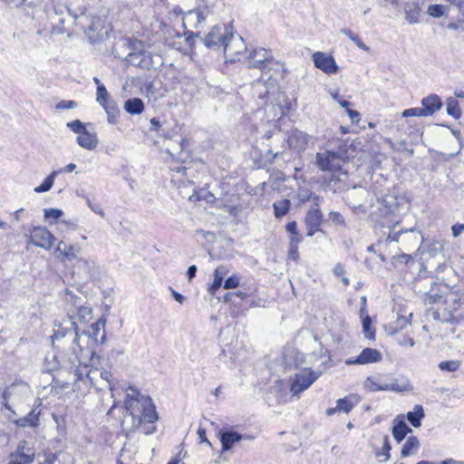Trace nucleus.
I'll return each instance as SVG.
<instances>
[{
	"label": "nucleus",
	"mask_w": 464,
	"mask_h": 464,
	"mask_svg": "<svg viewBox=\"0 0 464 464\" xmlns=\"http://www.w3.org/2000/svg\"><path fill=\"white\" fill-rule=\"evenodd\" d=\"M125 398V408L131 420L130 430H140L146 435L156 431L153 423L159 416L152 400L150 397L140 395V392L133 386H130Z\"/></svg>",
	"instance_id": "f257e3e1"
},
{
	"label": "nucleus",
	"mask_w": 464,
	"mask_h": 464,
	"mask_svg": "<svg viewBox=\"0 0 464 464\" xmlns=\"http://www.w3.org/2000/svg\"><path fill=\"white\" fill-rule=\"evenodd\" d=\"M81 336L78 328L72 316L63 319L59 324H55L53 335V343L61 355L67 357L71 363L82 362L84 348L82 346Z\"/></svg>",
	"instance_id": "f03ea898"
},
{
	"label": "nucleus",
	"mask_w": 464,
	"mask_h": 464,
	"mask_svg": "<svg viewBox=\"0 0 464 464\" xmlns=\"http://www.w3.org/2000/svg\"><path fill=\"white\" fill-rule=\"evenodd\" d=\"M398 223H395L392 227H389V233L385 239L378 241V247L389 248L392 256L401 254V257L409 259L410 256L403 253V251H411L418 247L421 240V235L415 228L409 229H397Z\"/></svg>",
	"instance_id": "7ed1b4c3"
},
{
	"label": "nucleus",
	"mask_w": 464,
	"mask_h": 464,
	"mask_svg": "<svg viewBox=\"0 0 464 464\" xmlns=\"http://www.w3.org/2000/svg\"><path fill=\"white\" fill-rule=\"evenodd\" d=\"M363 386L365 389L372 392L380 391L402 392L412 389V386L408 381L398 383L397 379L393 378L390 374L369 376L364 381Z\"/></svg>",
	"instance_id": "20e7f679"
},
{
	"label": "nucleus",
	"mask_w": 464,
	"mask_h": 464,
	"mask_svg": "<svg viewBox=\"0 0 464 464\" xmlns=\"http://www.w3.org/2000/svg\"><path fill=\"white\" fill-rule=\"evenodd\" d=\"M247 68L257 69L262 73H268L276 63L270 51L258 48L252 50L245 58Z\"/></svg>",
	"instance_id": "39448f33"
},
{
	"label": "nucleus",
	"mask_w": 464,
	"mask_h": 464,
	"mask_svg": "<svg viewBox=\"0 0 464 464\" xmlns=\"http://www.w3.org/2000/svg\"><path fill=\"white\" fill-rule=\"evenodd\" d=\"M231 33L232 27L228 24L216 25L205 36L204 44L210 49L224 50Z\"/></svg>",
	"instance_id": "423d86ee"
},
{
	"label": "nucleus",
	"mask_w": 464,
	"mask_h": 464,
	"mask_svg": "<svg viewBox=\"0 0 464 464\" xmlns=\"http://www.w3.org/2000/svg\"><path fill=\"white\" fill-rule=\"evenodd\" d=\"M321 375V372H314L310 368H303L292 379L290 392L298 395L308 389Z\"/></svg>",
	"instance_id": "0eeeda50"
},
{
	"label": "nucleus",
	"mask_w": 464,
	"mask_h": 464,
	"mask_svg": "<svg viewBox=\"0 0 464 464\" xmlns=\"http://www.w3.org/2000/svg\"><path fill=\"white\" fill-rule=\"evenodd\" d=\"M246 46L241 36L234 34L233 32L228 37L227 44H225L224 53L225 56L230 61H241L245 59L246 54Z\"/></svg>",
	"instance_id": "6e6552de"
},
{
	"label": "nucleus",
	"mask_w": 464,
	"mask_h": 464,
	"mask_svg": "<svg viewBox=\"0 0 464 464\" xmlns=\"http://www.w3.org/2000/svg\"><path fill=\"white\" fill-rule=\"evenodd\" d=\"M132 45L133 51L128 54L126 58L127 62L133 66L140 67L144 70L151 69L154 65L151 53L148 51L138 50L140 46H142V43L140 41H135Z\"/></svg>",
	"instance_id": "1a4fd4ad"
},
{
	"label": "nucleus",
	"mask_w": 464,
	"mask_h": 464,
	"mask_svg": "<svg viewBox=\"0 0 464 464\" xmlns=\"http://www.w3.org/2000/svg\"><path fill=\"white\" fill-rule=\"evenodd\" d=\"M9 458L8 464H32L35 458V450L29 441L23 440Z\"/></svg>",
	"instance_id": "9d476101"
},
{
	"label": "nucleus",
	"mask_w": 464,
	"mask_h": 464,
	"mask_svg": "<svg viewBox=\"0 0 464 464\" xmlns=\"http://www.w3.org/2000/svg\"><path fill=\"white\" fill-rule=\"evenodd\" d=\"M341 157L335 156L333 150H329L317 152L314 164L321 171H338L343 166L340 161Z\"/></svg>",
	"instance_id": "9b49d317"
},
{
	"label": "nucleus",
	"mask_w": 464,
	"mask_h": 464,
	"mask_svg": "<svg viewBox=\"0 0 464 464\" xmlns=\"http://www.w3.org/2000/svg\"><path fill=\"white\" fill-rule=\"evenodd\" d=\"M28 241L36 246L49 250L53 247L55 237L47 228L34 227L30 231Z\"/></svg>",
	"instance_id": "f8f14e48"
},
{
	"label": "nucleus",
	"mask_w": 464,
	"mask_h": 464,
	"mask_svg": "<svg viewBox=\"0 0 464 464\" xmlns=\"http://www.w3.org/2000/svg\"><path fill=\"white\" fill-rule=\"evenodd\" d=\"M89 358L90 362L94 364V360H98V357H96V353L94 350L92 348H85L84 352L82 353V362H76L74 363L75 366V381H83L84 377L88 378L92 381L91 374L92 373V370L88 369V364L86 362V359ZM73 365V363H71Z\"/></svg>",
	"instance_id": "ddd939ff"
},
{
	"label": "nucleus",
	"mask_w": 464,
	"mask_h": 464,
	"mask_svg": "<svg viewBox=\"0 0 464 464\" xmlns=\"http://www.w3.org/2000/svg\"><path fill=\"white\" fill-rule=\"evenodd\" d=\"M208 14L209 8L208 6H202L188 11L182 18V25L184 29H187L188 25L198 28L199 24L206 21Z\"/></svg>",
	"instance_id": "4468645a"
},
{
	"label": "nucleus",
	"mask_w": 464,
	"mask_h": 464,
	"mask_svg": "<svg viewBox=\"0 0 464 464\" xmlns=\"http://www.w3.org/2000/svg\"><path fill=\"white\" fill-rule=\"evenodd\" d=\"M313 60L315 67L327 74H334L338 71V65L332 55L317 52L314 53Z\"/></svg>",
	"instance_id": "2eb2a0df"
},
{
	"label": "nucleus",
	"mask_w": 464,
	"mask_h": 464,
	"mask_svg": "<svg viewBox=\"0 0 464 464\" xmlns=\"http://www.w3.org/2000/svg\"><path fill=\"white\" fill-rule=\"evenodd\" d=\"M382 353L373 348H364L361 353L355 358H349L345 361V363L347 365L352 364H368V363H373L378 362L382 361Z\"/></svg>",
	"instance_id": "dca6fc26"
},
{
	"label": "nucleus",
	"mask_w": 464,
	"mask_h": 464,
	"mask_svg": "<svg viewBox=\"0 0 464 464\" xmlns=\"http://www.w3.org/2000/svg\"><path fill=\"white\" fill-rule=\"evenodd\" d=\"M105 324L106 320L104 318H100L97 322L92 324L89 329L83 332V334L96 344L103 343L106 338Z\"/></svg>",
	"instance_id": "f3484780"
},
{
	"label": "nucleus",
	"mask_w": 464,
	"mask_h": 464,
	"mask_svg": "<svg viewBox=\"0 0 464 464\" xmlns=\"http://www.w3.org/2000/svg\"><path fill=\"white\" fill-rule=\"evenodd\" d=\"M310 136L301 130H295L288 136L287 142L290 149L301 152L308 146Z\"/></svg>",
	"instance_id": "a211bd4d"
},
{
	"label": "nucleus",
	"mask_w": 464,
	"mask_h": 464,
	"mask_svg": "<svg viewBox=\"0 0 464 464\" xmlns=\"http://www.w3.org/2000/svg\"><path fill=\"white\" fill-rule=\"evenodd\" d=\"M67 300L72 303L74 310H72V314H76V316L80 321H88L91 318L92 308L82 304L81 298L72 295L69 290H66Z\"/></svg>",
	"instance_id": "6ab92c4d"
},
{
	"label": "nucleus",
	"mask_w": 464,
	"mask_h": 464,
	"mask_svg": "<svg viewBox=\"0 0 464 464\" xmlns=\"http://www.w3.org/2000/svg\"><path fill=\"white\" fill-rule=\"evenodd\" d=\"M421 109L424 117L433 115L442 107L441 99L437 94H430L421 100Z\"/></svg>",
	"instance_id": "aec40b11"
},
{
	"label": "nucleus",
	"mask_w": 464,
	"mask_h": 464,
	"mask_svg": "<svg viewBox=\"0 0 464 464\" xmlns=\"http://www.w3.org/2000/svg\"><path fill=\"white\" fill-rule=\"evenodd\" d=\"M219 439L222 445V451H227L232 449L235 443L243 439V435L234 430H226L219 432Z\"/></svg>",
	"instance_id": "412c9836"
},
{
	"label": "nucleus",
	"mask_w": 464,
	"mask_h": 464,
	"mask_svg": "<svg viewBox=\"0 0 464 464\" xmlns=\"http://www.w3.org/2000/svg\"><path fill=\"white\" fill-rule=\"evenodd\" d=\"M378 209L384 217L392 214L397 209V198L392 195H385L378 199Z\"/></svg>",
	"instance_id": "4be33fe9"
},
{
	"label": "nucleus",
	"mask_w": 464,
	"mask_h": 464,
	"mask_svg": "<svg viewBox=\"0 0 464 464\" xmlns=\"http://www.w3.org/2000/svg\"><path fill=\"white\" fill-rule=\"evenodd\" d=\"M39 415L40 411H36V409H33L30 411V412L19 419H16L14 420H12L14 424H15L17 427L25 428V427H31L35 428L39 426Z\"/></svg>",
	"instance_id": "5701e85b"
},
{
	"label": "nucleus",
	"mask_w": 464,
	"mask_h": 464,
	"mask_svg": "<svg viewBox=\"0 0 464 464\" xmlns=\"http://www.w3.org/2000/svg\"><path fill=\"white\" fill-rule=\"evenodd\" d=\"M296 198L300 203L312 201V207H320L323 198L307 188H299Z\"/></svg>",
	"instance_id": "b1692460"
},
{
	"label": "nucleus",
	"mask_w": 464,
	"mask_h": 464,
	"mask_svg": "<svg viewBox=\"0 0 464 464\" xmlns=\"http://www.w3.org/2000/svg\"><path fill=\"white\" fill-rule=\"evenodd\" d=\"M98 142L99 141L96 133H92L87 130L77 137L78 145L89 150H95Z\"/></svg>",
	"instance_id": "393cba45"
},
{
	"label": "nucleus",
	"mask_w": 464,
	"mask_h": 464,
	"mask_svg": "<svg viewBox=\"0 0 464 464\" xmlns=\"http://www.w3.org/2000/svg\"><path fill=\"white\" fill-rule=\"evenodd\" d=\"M323 213L320 207H311L304 217V225L321 228Z\"/></svg>",
	"instance_id": "a878e982"
},
{
	"label": "nucleus",
	"mask_w": 464,
	"mask_h": 464,
	"mask_svg": "<svg viewBox=\"0 0 464 464\" xmlns=\"http://www.w3.org/2000/svg\"><path fill=\"white\" fill-rule=\"evenodd\" d=\"M335 156H342L340 161L343 165L351 158L353 157L355 148L352 142L348 140L342 142L335 150H333Z\"/></svg>",
	"instance_id": "bb28decb"
},
{
	"label": "nucleus",
	"mask_w": 464,
	"mask_h": 464,
	"mask_svg": "<svg viewBox=\"0 0 464 464\" xmlns=\"http://www.w3.org/2000/svg\"><path fill=\"white\" fill-rule=\"evenodd\" d=\"M101 106L103 108L107 114V121L110 124H116L118 122V118L120 114V109L113 99H111Z\"/></svg>",
	"instance_id": "cd10ccee"
},
{
	"label": "nucleus",
	"mask_w": 464,
	"mask_h": 464,
	"mask_svg": "<svg viewBox=\"0 0 464 464\" xmlns=\"http://www.w3.org/2000/svg\"><path fill=\"white\" fill-rule=\"evenodd\" d=\"M228 269L225 266H218L214 271V280L211 286L208 289V292L214 295L217 291L221 287L224 277L227 275Z\"/></svg>",
	"instance_id": "c85d7f7f"
},
{
	"label": "nucleus",
	"mask_w": 464,
	"mask_h": 464,
	"mask_svg": "<svg viewBox=\"0 0 464 464\" xmlns=\"http://www.w3.org/2000/svg\"><path fill=\"white\" fill-rule=\"evenodd\" d=\"M56 250L59 251L63 256V260H72L77 257L80 253V247L75 246H67L63 241H60L57 245Z\"/></svg>",
	"instance_id": "c756f323"
},
{
	"label": "nucleus",
	"mask_w": 464,
	"mask_h": 464,
	"mask_svg": "<svg viewBox=\"0 0 464 464\" xmlns=\"http://www.w3.org/2000/svg\"><path fill=\"white\" fill-rule=\"evenodd\" d=\"M124 110L131 114H140L144 111V102L140 98H130L124 102Z\"/></svg>",
	"instance_id": "7c9ffc66"
},
{
	"label": "nucleus",
	"mask_w": 464,
	"mask_h": 464,
	"mask_svg": "<svg viewBox=\"0 0 464 464\" xmlns=\"http://www.w3.org/2000/svg\"><path fill=\"white\" fill-rule=\"evenodd\" d=\"M430 290L428 292H423L424 303L425 304H443L446 297L444 298L442 295L437 293L435 291L434 286H437V284L433 281H430Z\"/></svg>",
	"instance_id": "2f4dec72"
},
{
	"label": "nucleus",
	"mask_w": 464,
	"mask_h": 464,
	"mask_svg": "<svg viewBox=\"0 0 464 464\" xmlns=\"http://www.w3.org/2000/svg\"><path fill=\"white\" fill-rule=\"evenodd\" d=\"M424 416L423 407L420 404H416L413 411L407 413V420L413 427L419 428L421 425V420Z\"/></svg>",
	"instance_id": "473e14b6"
},
{
	"label": "nucleus",
	"mask_w": 464,
	"mask_h": 464,
	"mask_svg": "<svg viewBox=\"0 0 464 464\" xmlns=\"http://www.w3.org/2000/svg\"><path fill=\"white\" fill-rule=\"evenodd\" d=\"M62 173V169L53 170L50 173L49 176H47L43 183L34 188V192L36 193H44L49 191L52 187L53 186L54 179L57 177L58 174Z\"/></svg>",
	"instance_id": "72a5a7b5"
},
{
	"label": "nucleus",
	"mask_w": 464,
	"mask_h": 464,
	"mask_svg": "<svg viewBox=\"0 0 464 464\" xmlns=\"http://www.w3.org/2000/svg\"><path fill=\"white\" fill-rule=\"evenodd\" d=\"M420 447V441L417 437L411 436L409 437L404 445L402 446L401 455V457L405 458L413 453V451H416Z\"/></svg>",
	"instance_id": "f704fd0d"
},
{
	"label": "nucleus",
	"mask_w": 464,
	"mask_h": 464,
	"mask_svg": "<svg viewBox=\"0 0 464 464\" xmlns=\"http://www.w3.org/2000/svg\"><path fill=\"white\" fill-rule=\"evenodd\" d=\"M464 302V297L462 295H459L458 293H450L443 303V304L449 305V308L453 313L457 312L460 305Z\"/></svg>",
	"instance_id": "c9c22d12"
},
{
	"label": "nucleus",
	"mask_w": 464,
	"mask_h": 464,
	"mask_svg": "<svg viewBox=\"0 0 464 464\" xmlns=\"http://www.w3.org/2000/svg\"><path fill=\"white\" fill-rule=\"evenodd\" d=\"M411 431V429L403 420L399 421L392 428V435L398 442H401Z\"/></svg>",
	"instance_id": "e433bc0d"
},
{
	"label": "nucleus",
	"mask_w": 464,
	"mask_h": 464,
	"mask_svg": "<svg viewBox=\"0 0 464 464\" xmlns=\"http://www.w3.org/2000/svg\"><path fill=\"white\" fill-rule=\"evenodd\" d=\"M356 402H357V400H356L355 396L349 395L343 399H339L336 401V404H337L339 411L348 413L353 410V408L355 406Z\"/></svg>",
	"instance_id": "4c0bfd02"
},
{
	"label": "nucleus",
	"mask_w": 464,
	"mask_h": 464,
	"mask_svg": "<svg viewBox=\"0 0 464 464\" xmlns=\"http://www.w3.org/2000/svg\"><path fill=\"white\" fill-rule=\"evenodd\" d=\"M446 111L447 113L458 120L461 116V110L459 105V102L456 98L450 97L446 101Z\"/></svg>",
	"instance_id": "58836bf2"
},
{
	"label": "nucleus",
	"mask_w": 464,
	"mask_h": 464,
	"mask_svg": "<svg viewBox=\"0 0 464 464\" xmlns=\"http://www.w3.org/2000/svg\"><path fill=\"white\" fill-rule=\"evenodd\" d=\"M276 218H282L286 215L290 208V200L284 198L273 204Z\"/></svg>",
	"instance_id": "ea45409f"
},
{
	"label": "nucleus",
	"mask_w": 464,
	"mask_h": 464,
	"mask_svg": "<svg viewBox=\"0 0 464 464\" xmlns=\"http://www.w3.org/2000/svg\"><path fill=\"white\" fill-rule=\"evenodd\" d=\"M340 33L345 34L349 39H351L361 50L368 51L369 47L359 38L357 34H355L352 30L348 28H343L340 30Z\"/></svg>",
	"instance_id": "a19ab883"
},
{
	"label": "nucleus",
	"mask_w": 464,
	"mask_h": 464,
	"mask_svg": "<svg viewBox=\"0 0 464 464\" xmlns=\"http://www.w3.org/2000/svg\"><path fill=\"white\" fill-rule=\"evenodd\" d=\"M254 93L260 100L266 99L269 90L266 84L262 81H257L253 85Z\"/></svg>",
	"instance_id": "79ce46f5"
},
{
	"label": "nucleus",
	"mask_w": 464,
	"mask_h": 464,
	"mask_svg": "<svg viewBox=\"0 0 464 464\" xmlns=\"http://www.w3.org/2000/svg\"><path fill=\"white\" fill-rule=\"evenodd\" d=\"M362 331L365 338L373 340L375 336V329L372 327V320L369 315L362 318Z\"/></svg>",
	"instance_id": "37998d69"
},
{
	"label": "nucleus",
	"mask_w": 464,
	"mask_h": 464,
	"mask_svg": "<svg viewBox=\"0 0 464 464\" xmlns=\"http://www.w3.org/2000/svg\"><path fill=\"white\" fill-rule=\"evenodd\" d=\"M328 219L335 226L341 227L343 228L347 227L345 219L340 212L330 211L328 214Z\"/></svg>",
	"instance_id": "c03bdc74"
},
{
	"label": "nucleus",
	"mask_w": 464,
	"mask_h": 464,
	"mask_svg": "<svg viewBox=\"0 0 464 464\" xmlns=\"http://www.w3.org/2000/svg\"><path fill=\"white\" fill-rule=\"evenodd\" d=\"M460 366V362L458 360L442 361L439 363V368L443 372H456Z\"/></svg>",
	"instance_id": "a18cd8bd"
},
{
	"label": "nucleus",
	"mask_w": 464,
	"mask_h": 464,
	"mask_svg": "<svg viewBox=\"0 0 464 464\" xmlns=\"http://www.w3.org/2000/svg\"><path fill=\"white\" fill-rule=\"evenodd\" d=\"M111 99V97L110 96V93L108 92L104 84H99L96 92V102L101 105Z\"/></svg>",
	"instance_id": "49530a36"
},
{
	"label": "nucleus",
	"mask_w": 464,
	"mask_h": 464,
	"mask_svg": "<svg viewBox=\"0 0 464 464\" xmlns=\"http://www.w3.org/2000/svg\"><path fill=\"white\" fill-rule=\"evenodd\" d=\"M392 450V446L390 444L389 437L386 435L383 437V445L382 450L375 452L376 457H380L383 455L385 457L384 461H388L391 458L390 451Z\"/></svg>",
	"instance_id": "de8ad7c7"
},
{
	"label": "nucleus",
	"mask_w": 464,
	"mask_h": 464,
	"mask_svg": "<svg viewBox=\"0 0 464 464\" xmlns=\"http://www.w3.org/2000/svg\"><path fill=\"white\" fill-rule=\"evenodd\" d=\"M67 127L74 133H81L86 130V126L80 120H75L67 123Z\"/></svg>",
	"instance_id": "09e8293b"
},
{
	"label": "nucleus",
	"mask_w": 464,
	"mask_h": 464,
	"mask_svg": "<svg viewBox=\"0 0 464 464\" xmlns=\"http://www.w3.org/2000/svg\"><path fill=\"white\" fill-rule=\"evenodd\" d=\"M445 6L442 5H430L428 8V14L432 17H441L444 15Z\"/></svg>",
	"instance_id": "8fccbe9b"
},
{
	"label": "nucleus",
	"mask_w": 464,
	"mask_h": 464,
	"mask_svg": "<svg viewBox=\"0 0 464 464\" xmlns=\"http://www.w3.org/2000/svg\"><path fill=\"white\" fill-rule=\"evenodd\" d=\"M240 284V277L237 275H233L228 276L223 285L225 289H234L237 288Z\"/></svg>",
	"instance_id": "3c124183"
},
{
	"label": "nucleus",
	"mask_w": 464,
	"mask_h": 464,
	"mask_svg": "<svg viewBox=\"0 0 464 464\" xmlns=\"http://www.w3.org/2000/svg\"><path fill=\"white\" fill-rule=\"evenodd\" d=\"M429 315L434 319L435 321L440 322V323H449V317L447 316H441L440 309H434L430 308L428 310Z\"/></svg>",
	"instance_id": "603ef678"
},
{
	"label": "nucleus",
	"mask_w": 464,
	"mask_h": 464,
	"mask_svg": "<svg viewBox=\"0 0 464 464\" xmlns=\"http://www.w3.org/2000/svg\"><path fill=\"white\" fill-rule=\"evenodd\" d=\"M63 215V212L58 208H47L44 209V218L46 219L57 220Z\"/></svg>",
	"instance_id": "864d4df0"
},
{
	"label": "nucleus",
	"mask_w": 464,
	"mask_h": 464,
	"mask_svg": "<svg viewBox=\"0 0 464 464\" xmlns=\"http://www.w3.org/2000/svg\"><path fill=\"white\" fill-rule=\"evenodd\" d=\"M12 395V392L10 391V388H5L2 394H1V397L3 399V406L10 411L13 414H15V411L12 409V407L9 405L8 403V399L11 397Z\"/></svg>",
	"instance_id": "5fc2aeb1"
},
{
	"label": "nucleus",
	"mask_w": 464,
	"mask_h": 464,
	"mask_svg": "<svg viewBox=\"0 0 464 464\" xmlns=\"http://www.w3.org/2000/svg\"><path fill=\"white\" fill-rule=\"evenodd\" d=\"M409 324L410 321L408 318L403 316L399 317L394 323V326L392 328V331L391 332V334H394L395 333H397L399 330L402 329Z\"/></svg>",
	"instance_id": "6e6d98bb"
},
{
	"label": "nucleus",
	"mask_w": 464,
	"mask_h": 464,
	"mask_svg": "<svg viewBox=\"0 0 464 464\" xmlns=\"http://www.w3.org/2000/svg\"><path fill=\"white\" fill-rule=\"evenodd\" d=\"M409 324L410 321L408 318L403 316L399 317L394 323V326L392 328V331L391 332V334H394L395 333H397L399 330L402 329Z\"/></svg>",
	"instance_id": "4d7b16f0"
},
{
	"label": "nucleus",
	"mask_w": 464,
	"mask_h": 464,
	"mask_svg": "<svg viewBox=\"0 0 464 464\" xmlns=\"http://www.w3.org/2000/svg\"><path fill=\"white\" fill-rule=\"evenodd\" d=\"M183 34L185 36L184 41L186 46L188 48H192L195 43V37L198 36V33L194 34L192 31L186 30Z\"/></svg>",
	"instance_id": "13d9d810"
},
{
	"label": "nucleus",
	"mask_w": 464,
	"mask_h": 464,
	"mask_svg": "<svg viewBox=\"0 0 464 464\" xmlns=\"http://www.w3.org/2000/svg\"><path fill=\"white\" fill-rule=\"evenodd\" d=\"M403 117H411V116H417V117H424L423 111L421 107H416V108H411L403 111L402 112Z\"/></svg>",
	"instance_id": "bf43d9fd"
},
{
	"label": "nucleus",
	"mask_w": 464,
	"mask_h": 464,
	"mask_svg": "<svg viewBox=\"0 0 464 464\" xmlns=\"http://www.w3.org/2000/svg\"><path fill=\"white\" fill-rule=\"evenodd\" d=\"M76 106H77V103L74 101L63 100L56 104V109L57 110H70V109L75 108Z\"/></svg>",
	"instance_id": "052dcab7"
},
{
	"label": "nucleus",
	"mask_w": 464,
	"mask_h": 464,
	"mask_svg": "<svg viewBox=\"0 0 464 464\" xmlns=\"http://www.w3.org/2000/svg\"><path fill=\"white\" fill-rule=\"evenodd\" d=\"M197 198L204 199L207 202H213L216 199L215 196L211 192L206 191L205 189H201L199 193L197 194Z\"/></svg>",
	"instance_id": "680f3d73"
},
{
	"label": "nucleus",
	"mask_w": 464,
	"mask_h": 464,
	"mask_svg": "<svg viewBox=\"0 0 464 464\" xmlns=\"http://www.w3.org/2000/svg\"><path fill=\"white\" fill-rule=\"evenodd\" d=\"M54 14L56 15H62L65 11L69 13L72 17L76 18L77 14L72 13L69 7L66 5H59L53 7Z\"/></svg>",
	"instance_id": "e2e57ef3"
},
{
	"label": "nucleus",
	"mask_w": 464,
	"mask_h": 464,
	"mask_svg": "<svg viewBox=\"0 0 464 464\" xmlns=\"http://www.w3.org/2000/svg\"><path fill=\"white\" fill-rule=\"evenodd\" d=\"M398 343L401 345V346H410V347H412L414 346L415 344V342L413 340V338L410 337V336H401V338L398 339Z\"/></svg>",
	"instance_id": "0e129e2a"
},
{
	"label": "nucleus",
	"mask_w": 464,
	"mask_h": 464,
	"mask_svg": "<svg viewBox=\"0 0 464 464\" xmlns=\"http://www.w3.org/2000/svg\"><path fill=\"white\" fill-rule=\"evenodd\" d=\"M442 305H443V307H442V309H440L441 316L445 315V316L449 317V323H452L455 320L454 313L452 311H450V309L449 308V305H446V304H442Z\"/></svg>",
	"instance_id": "69168bd1"
},
{
	"label": "nucleus",
	"mask_w": 464,
	"mask_h": 464,
	"mask_svg": "<svg viewBox=\"0 0 464 464\" xmlns=\"http://www.w3.org/2000/svg\"><path fill=\"white\" fill-rule=\"evenodd\" d=\"M86 202H87V205L89 206V208L96 214L100 215L101 217H104V212L103 210L102 209V208L98 205H94L92 203L91 199L90 198H86Z\"/></svg>",
	"instance_id": "338daca9"
},
{
	"label": "nucleus",
	"mask_w": 464,
	"mask_h": 464,
	"mask_svg": "<svg viewBox=\"0 0 464 464\" xmlns=\"http://www.w3.org/2000/svg\"><path fill=\"white\" fill-rule=\"evenodd\" d=\"M452 236L458 237L464 232V224H455L451 227Z\"/></svg>",
	"instance_id": "774afa93"
}]
</instances>
